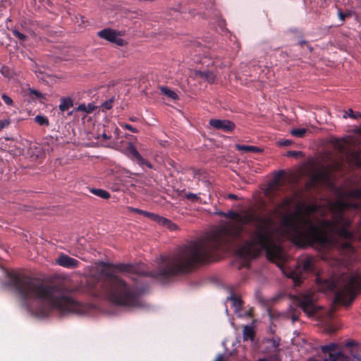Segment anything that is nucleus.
<instances>
[{
	"label": "nucleus",
	"mask_w": 361,
	"mask_h": 361,
	"mask_svg": "<svg viewBox=\"0 0 361 361\" xmlns=\"http://www.w3.org/2000/svg\"><path fill=\"white\" fill-rule=\"evenodd\" d=\"M87 109H86V104H80L77 108H75L73 111L69 112L68 114V116L73 115V112H85L86 113Z\"/></svg>",
	"instance_id": "obj_35"
},
{
	"label": "nucleus",
	"mask_w": 361,
	"mask_h": 361,
	"mask_svg": "<svg viewBox=\"0 0 361 361\" xmlns=\"http://www.w3.org/2000/svg\"><path fill=\"white\" fill-rule=\"evenodd\" d=\"M291 320L293 322H295L296 321L298 320L299 319V314H298L297 312H294L291 314Z\"/></svg>",
	"instance_id": "obj_44"
},
{
	"label": "nucleus",
	"mask_w": 361,
	"mask_h": 361,
	"mask_svg": "<svg viewBox=\"0 0 361 361\" xmlns=\"http://www.w3.org/2000/svg\"><path fill=\"white\" fill-rule=\"evenodd\" d=\"M345 196L349 198L361 200V189L356 188L345 192Z\"/></svg>",
	"instance_id": "obj_25"
},
{
	"label": "nucleus",
	"mask_w": 361,
	"mask_h": 361,
	"mask_svg": "<svg viewBox=\"0 0 361 361\" xmlns=\"http://www.w3.org/2000/svg\"><path fill=\"white\" fill-rule=\"evenodd\" d=\"M347 221L348 224L345 225L343 224H336L335 221L331 220L323 219L318 221V225L326 232H327L326 228H330L332 231L335 232L339 238L345 240V242L338 243V248L343 254L350 256L355 252V249L353 245L355 236V233L348 229L351 225V221L347 219ZM326 234H328V233H326ZM327 236L329 237L328 243L331 241V237L329 235H327ZM326 244V243L324 245Z\"/></svg>",
	"instance_id": "obj_5"
},
{
	"label": "nucleus",
	"mask_w": 361,
	"mask_h": 361,
	"mask_svg": "<svg viewBox=\"0 0 361 361\" xmlns=\"http://www.w3.org/2000/svg\"><path fill=\"white\" fill-rule=\"evenodd\" d=\"M283 175V171H279V176H282Z\"/></svg>",
	"instance_id": "obj_52"
},
{
	"label": "nucleus",
	"mask_w": 361,
	"mask_h": 361,
	"mask_svg": "<svg viewBox=\"0 0 361 361\" xmlns=\"http://www.w3.org/2000/svg\"><path fill=\"white\" fill-rule=\"evenodd\" d=\"M258 361H267L265 359H259Z\"/></svg>",
	"instance_id": "obj_53"
},
{
	"label": "nucleus",
	"mask_w": 361,
	"mask_h": 361,
	"mask_svg": "<svg viewBox=\"0 0 361 361\" xmlns=\"http://www.w3.org/2000/svg\"><path fill=\"white\" fill-rule=\"evenodd\" d=\"M327 174L324 171H319L314 174L312 177V183L314 185L320 180H324L327 179Z\"/></svg>",
	"instance_id": "obj_24"
},
{
	"label": "nucleus",
	"mask_w": 361,
	"mask_h": 361,
	"mask_svg": "<svg viewBox=\"0 0 361 361\" xmlns=\"http://www.w3.org/2000/svg\"><path fill=\"white\" fill-rule=\"evenodd\" d=\"M13 34L16 37H17L18 39H20L21 40H24L26 38L25 35L20 33V32H18L17 30H14Z\"/></svg>",
	"instance_id": "obj_43"
},
{
	"label": "nucleus",
	"mask_w": 361,
	"mask_h": 361,
	"mask_svg": "<svg viewBox=\"0 0 361 361\" xmlns=\"http://www.w3.org/2000/svg\"><path fill=\"white\" fill-rule=\"evenodd\" d=\"M307 132L306 128H295L290 131L292 135L297 137H303Z\"/></svg>",
	"instance_id": "obj_29"
},
{
	"label": "nucleus",
	"mask_w": 361,
	"mask_h": 361,
	"mask_svg": "<svg viewBox=\"0 0 361 361\" xmlns=\"http://www.w3.org/2000/svg\"><path fill=\"white\" fill-rule=\"evenodd\" d=\"M360 205L357 203L351 202L343 200H339L335 202L332 204V209L334 210V220L336 224H348L347 219L343 213L345 210L349 209H358Z\"/></svg>",
	"instance_id": "obj_8"
},
{
	"label": "nucleus",
	"mask_w": 361,
	"mask_h": 361,
	"mask_svg": "<svg viewBox=\"0 0 361 361\" xmlns=\"http://www.w3.org/2000/svg\"><path fill=\"white\" fill-rule=\"evenodd\" d=\"M97 35L106 41L114 43L118 47H123L127 44L126 40L120 38V32L111 28H105L98 32Z\"/></svg>",
	"instance_id": "obj_10"
},
{
	"label": "nucleus",
	"mask_w": 361,
	"mask_h": 361,
	"mask_svg": "<svg viewBox=\"0 0 361 361\" xmlns=\"http://www.w3.org/2000/svg\"><path fill=\"white\" fill-rule=\"evenodd\" d=\"M321 207L317 204H305L303 209H299L297 210V216L299 217H307L310 218L311 214L318 212L320 210Z\"/></svg>",
	"instance_id": "obj_14"
},
{
	"label": "nucleus",
	"mask_w": 361,
	"mask_h": 361,
	"mask_svg": "<svg viewBox=\"0 0 361 361\" xmlns=\"http://www.w3.org/2000/svg\"><path fill=\"white\" fill-rule=\"evenodd\" d=\"M114 102V97H111L109 99L103 102L101 104V108L102 109V111L111 109L113 106Z\"/></svg>",
	"instance_id": "obj_32"
},
{
	"label": "nucleus",
	"mask_w": 361,
	"mask_h": 361,
	"mask_svg": "<svg viewBox=\"0 0 361 361\" xmlns=\"http://www.w3.org/2000/svg\"><path fill=\"white\" fill-rule=\"evenodd\" d=\"M97 106H96L93 103H89L87 105H86V114H91L92 113Z\"/></svg>",
	"instance_id": "obj_38"
},
{
	"label": "nucleus",
	"mask_w": 361,
	"mask_h": 361,
	"mask_svg": "<svg viewBox=\"0 0 361 361\" xmlns=\"http://www.w3.org/2000/svg\"><path fill=\"white\" fill-rule=\"evenodd\" d=\"M185 197L190 200L192 202L194 203H202V199L200 197H199L197 194H194L192 192H188L185 194Z\"/></svg>",
	"instance_id": "obj_30"
},
{
	"label": "nucleus",
	"mask_w": 361,
	"mask_h": 361,
	"mask_svg": "<svg viewBox=\"0 0 361 361\" xmlns=\"http://www.w3.org/2000/svg\"><path fill=\"white\" fill-rule=\"evenodd\" d=\"M91 192L92 194L103 199H109L110 197L109 192L102 189L92 188Z\"/></svg>",
	"instance_id": "obj_26"
},
{
	"label": "nucleus",
	"mask_w": 361,
	"mask_h": 361,
	"mask_svg": "<svg viewBox=\"0 0 361 361\" xmlns=\"http://www.w3.org/2000/svg\"><path fill=\"white\" fill-rule=\"evenodd\" d=\"M236 149L239 151H242L244 152H250V153H260L262 152V149L259 147L252 146V145H235Z\"/></svg>",
	"instance_id": "obj_19"
},
{
	"label": "nucleus",
	"mask_w": 361,
	"mask_h": 361,
	"mask_svg": "<svg viewBox=\"0 0 361 361\" xmlns=\"http://www.w3.org/2000/svg\"><path fill=\"white\" fill-rule=\"evenodd\" d=\"M228 198L230 199V200H235L238 199V196L234 195V194H229L228 195Z\"/></svg>",
	"instance_id": "obj_46"
},
{
	"label": "nucleus",
	"mask_w": 361,
	"mask_h": 361,
	"mask_svg": "<svg viewBox=\"0 0 361 361\" xmlns=\"http://www.w3.org/2000/svg\"><path fill=\"white\" fill-rule=\"evenodd\" d=\"M227 300L231 301L232 305L236 311H239L242 309L243 300L235 295H231Z\"/></svg>",
	"instance_id": "obj_23"
},
{
	"label": "nucleus",
	"mask_w": 361,
	"mask_h": 361,
	"mask_svg": "<svg viewBox=\"0 0 361 361\" xmlns=\"http://www.w3.org/2000/svg\"><path fill=\"white\" fill-rule=\"evenodd\" d=\"M301 154H302V152H299V151H288L287 152V156H288V157H298Z\"/></svg>",
	"instance_id": "obj_41"
},
{
	"label": "nucleus",
	"mask_w": 361,
	"mask_h": 361,
	"mask_svg": "<svg viewBox=\"0 0 361 361\" xmlns=\"http://www.w3.org/2000/svg\"><path fill=\"white\" fill-rule=\"evenodd\" d=\"M30 94L35 95L37 99L44 98V95L40 92L35 89H30Z\"/></svg>",
	"instance_id": "obj_37"
},
{
	"label": "nucleus",
	"mask_w": 361,
	"mask_h": 361,
	"mask_svg": "<svg viewBox=\"0 0 361 361\" xmlns=\"http://www.w3.org/2000/svg\"><path fill=\"white\" fill-rule=\"evenodd\" d=\"M125 154L130 159L135 161L140 166H146L149 169L152 168V165L140 155L135 146L132 142L128 143V146L125 149Z\"/></svg>",
	"instance_id": "obj_11"
},
{
	"label": "nucleus",
	"mask_w": 361,
	"mask_h": 361,
	"mask_svg": "<svg viewBox=\"0 0 361 361\" xmlns=\"http://www.w3.org/2000/svg\"><path fill=\"white\" fill-rule=\"evenodd\" d=\"M215 361H227L223 355H219L215 360Z\"/></svg>",
	"instance_id": "obj_45"
},
{
	"label": "nucleus",
	"mask_w": 361,
	"mask_h": 361,
	"mask_svg": "<svg viewBox=\"0 0 361 361\" xmlns=\"http://www.w3.org/2000/svg\"><path fill=\"white\" fill-rule=\"evenodd\" d=\"M102 137L104 139V140H109L110 139V136H108L106 133H103Z\"/></svg>",
	"instance_id": "obj_51"
},
{
	"label": "nucleus",
	"mask_w": 361,
	"mask_h": 361,
	"mask_svg": "<svg viewBox=\"0 0 361 361\" xmlns=\"http://www.w3.org/2000/svg\"><path fill=\"white\" fill-rule=\"evenodd\" d=\"M120 126L123 128L128 130H130L132 133H137L139 132V130L137 128H134L133 126H131V125H130L128 123H120Z\"/></svg>",
	"instance_id": "obj_34"
},
{
	"label": "nucleus",
	"mask_w": 361,
	"mask_h": 361,
	"mask_svg": "<svg viewBox=\"0 0 361 361\" xmlns=\"http://www.w3.org/2000/svg\"><path fill=\"white\" fill-rule=\"evenodd\" d=\"M129 120L132 122H135L138 121V118L135 116H131L129 118Z\"/></svg>",
	"instance_id": "obj_49"
},
{
	"label": "nucleus",
	"mask_w": 361,
	"mask_h": 361,
	"mask_svg": "<svg viewBox=\"0 0 361 361\" xmlns=\"http://www.w3.org/2000/svg\"><path fill=\"white\" fill-rule=\"evenodd\" d=\"M114 268L121 272L133 273L135 271V267L129 264H118L115 265Z\"/></svg>",
	"instance_id": "obj_20"
},
{
	"label": "nucleus",
	"mask_w": 361,
	"mask_h": 361,
	"mask_svg": "<svg viewBox=\"0 0 361 361\" xmlns=\"http://www.w3.org/2000/svg\"><path fill=\"white\" fill-rule=\"evenodd\" d=\"M1 99L6 104H7L8 106L13 105V99L10 97H8L6 94H3L1 95Z\"/></svg>",
	"instance_id": "obj_36"
},
{
	"label": "nucleus",
	"mask_w": 361,
	"mask_h": 361,
	"mask_svg": "<svg viewBox=\"0 0 361 361\" xmlns=\"http://www.w3.org/2000/svg\"><path fill=\"white\" fill-rule=\"evenodd\" d=\"M291 202H292V200L290 198H285L284 200H283L280 207L284 208V207H288L291 204Z\"/></svg>",
	"instance_id": "obj_39"
},
{
	"label": "nucleus",
	"mask_w": 361,
	"mask_h": 361,
	"mask_svg": "<svg viewBox=\"0 0 361 361\" xmlns=\"http://www.w3.org/2000/svg\"><path fill=\"white\" fill-rule=\"evenodd\" d=\"M195 75L209 83H213L216 78V75L210 71H197Z\"/></svg>",
	"instance_id": "obj_16"
},
{
	"label": "nucleus",
	"mask_w": 361,
	"mask_h": 361,
	"mask_svg": "<svg viewBox=\"0 0 361 361\" xmlns=\"http://www.w3.org/2000/svg\"><path fill=\"white\" fill-rule=\"evenodd\" d=\"M299 223H296L293 216H286L281 221L289 240L298 247L324 245L329 241L326 232L318 222H314L310 218L299 217Z\"/></svg>",
	"instance_id": "obj_3"
},
{
	"label": "nucleus",
	"mask_w": 361,
	"mask_h": 361,
	"mask_svg": "<svg viewBox=\"0 0 361 361\" xmlns=\"http://www.w3.org/2000/svg\"><path fill=\"white\" fill-rule=\"evenodd\" d=\"M7 285L16 291L23 304L31 310V305L36 302L39 307L35 312L40 316H48L54 310L61 313L83 314L84 304L74 300L60 285H48L22 272L8 274Z\"/></svg>",
	"instance_id": "obj_2"
},
{
	"label": "nucleus",
	"mask_w": 361,
	"mask_h": 361,
	"mask_svg": "<svg viewBox=\"0 0 361 361\" xmlns=\"http://www.w3.org/2000/svg\"><path fill=\"white\" fill-rule=\"evenodd\" d=\"M361 293V274L353 273L345 278L335 294V302L343 305H350Z\"/></svg>",
	"instance_id": "obj_6"
},
{
	"label": "nucleus",
	"mask_w": 361,
	"mask_h": 361,
	"mask_svg": "<svg viewBox=\"0 0 361 361\" xmlns=\"http://www.w3.org/2000/svg\"><path fill=\"white\" fill-rule=\"evenodd\" d=\"M57 264L67 269H74L79 267L80 262L77 259L67 255L61 253L56 260Z\"/></svg>",
	"instance_id": "obj_13"
},
{
	"label": "nucleus",
	"mask_w": 361,
	"mask_h": 361,
	"mask_svg": "<svg viewBox=\"0 0 361 361\" xmlns=\"http://www.w3.org/2000/svg\"><path fill=\"white\" fill-rule=\"evenodd\" d=\"M303 43L305 44V42H303V41H302V42H300V44H302Z\"/></svg>",
	"instance_id": "obj_55"
},
{
	"label": "nucleus",
	"mask_w": 361,
	"mask_h": 361,
	"mask_svg": "<svg viewBox=\"0 0 361 361\" xmlns=\"http://www.w3.org/2000/svg\"><path fill=\"white\" fill-rule=\"evenodd\" d=\"M298 306L309 316H313L316 312V307L313 297L310 294H301L295 297Z\"/></svg>",
	"instance_id": "obj_9"
},
{
	"label": "nucleus",
	"mask_w": 361,
	"mask_h": 361,
	"mask_svg": "<svg viewBox=\"0 0 361 361\" xmlns=\"http://www.w3.org/2000/svg\"><path fill=\"white\" fill-rule=\"evenodd\" d=\"M160 91L163 94L172 99L173 100H178L179 99L178 95L174 91L170 90L169 88H168L166 86L160 87Z\"/></svg>",
	"instance_id": "obj_22"
},
{
	"label": "nucleus",
	"mask_w": 361,
	"mask_h": 361,
	"mask_svg": "<svg viewBox=\"0 0 361 361\" xmlns=\"http://www.w3.org/2000/svg\"><path fill=\"white\" fill-rule=\"evenodd\" d=\"M155 221L158 222L159 224L166 226L170 231H176L178 229V226L176 224L172 222L171 220L166 219L164 217L160 216L159 215L154 216Z\"/></svg>",
	"instance_id": "obj_15"
},
{
	"label": "nucleus",
	"mask_w": 361,
	"mask_h": 361,
	"mask_svg": "<svg viewBox=\"0 0 361 361\" xmlns=\"http://www.w3.org/2000/svg\"><path fill=\"white\" fill-rule=\"evenodd\" d=\"M59 100L60 104L59 109L61 112L68 111L70 108L73 106V99L70 97H62Z\"/></svg>",
	"instance_id": "obj_17"
},
{
	"label": "nucleus",
	"mask_w": 361,
	"mask_h": 361,
	"mask_svg": "<svg viewBox=\"0 0 361 361\" xmlns=\"http://www.w3.org/2000/svg\"><path fill=\"white\" fill-rule=\"evenodd\" d=\"M338 348V345L336 343H331L328 345H322L321 347V350L324 353H332L333 351H335Z\"/></svg>",
	"instance_id": "obj_27"
},
{
	"label": "nucleus",
	"mask_w": 361,
	"mask_h": 361,
	"mask_svg": "<svg viewBox=\"0 0 361 361\" xmlns=\"http://www.w3.org/2000/svg\"><path fill=\"white\" fill-rule=\"evenodd\" d=\"M292 144V141L290 140H283L279 142V145L281 146H290Z\"/></svg>",
	"instance_id": "obj_42"
},
{
	"label": "nucleus",
	"mask_w": 361,
	"mask_h": 361,
	"mask_svg": "<svg viewBox=\"0 0 361 361\" xmlns=\"http://www.w3.org/2000/svg\"><path fill=\"white\" fill-rule=\"evenodd\" d=\"M314 267L313 258L310 256L306 257L298 262L295 269L290 273L289 277L294 280L295 286H299L307 274L314 271Z\"/></svg>",
	"instance_id": "obj_7"
},
{
	"label": "nucleus",
	"mask_w": 361,
	"mask_h": 361,
	"mask_svg": "<svg viewBox=\"0 0 361 361\" xmlns=\"http://www.w3.org/2000/svg\"><path fill=\"white\" fill-rule=\"evenodd\" d=\"M35 121L40 126H48L49 120L46 116L37 115L35 117Z\"/></svg>",
	"instance_id": "obj_31"
},
{
	"label": "nucleus",
	"mask_w": 361,
	"mask_h": 361,
	"mask_svg": "<svg viewBox=\"0 0 361 361\" xmlns=\"http://www.w3.org/2000/svg\"><path fill=\"white\" fill-rule=\"evenodd\" d=\"M133 211L137 214H142L145 216L150 217L152 220H154V216L157 214L150 213L146 211L141 210L140 209H133Z\"/></svg>",
	"instance_id": "obj_33"
},
{
	"label": "nucleus",
	"mask_w": 361,
	"mask_h": 361,
	"mask_svg": "<svg viewBox=\"0 0 361 361\" xmlns=\"http://www.w3.org/2000/svg\"><path fill=\"white\" fill-rule=\"evenodd\" d=\"M324 361H350V357L341 352L330 353Z\"/></svg>",
	"instance_id": "obj_18"
},
{
	"label": "nucleus",
	"mask_w": 361,
	"mask_h": 361,
	"mask_svg": "<svg viewBox=\"0 0 361 361\" xmlns=\"http://www.w3.org/2000/svg\"><path fill=\"white\" fill-rule=\"evenodd\" d=\"M101 288L107 299L112 303L130 308L146 306L141 291L135 286L110 272H104Z\"/></svg>",
	"instance_id": "obj_4"
},
{
	"label": "nucleus",
	"mask_w": 361,
	"mask_h": 361,
	"mask_svg": "<svg viewBox=\"0 0 361 361\" xmlns=\"http://www.w3.org/2000/svg\"><path fill=\"white\" fill-rule=\"evenodd\" d=\"M10 124V121L8 120H1L0 121V130L4 128H7Z\"/></svg>",
	"instance_id": "obj_40"
},
{
	"label": "nucleus",
	"mask_w": 361,
	"mask_h": 361,
	"mask_svg": "<svg viewBox=\"0 0 361 361\" xmlns=\"http://www.w3.org/2000/svg\"><path fill=\"white\" fill-rule=\"evenodd\" d=\"M279 178L276 179L275 183H276L277 182H279Z\"/></svg>",
	"instance_id": "obj_54"
},
{
	"label": "nucleus",
	"mask_w": 361,
	"mask_h": 361,
	"mask_svg": "<svg viewBox=\"0 0 361 361\" xmlns=\"http://www.w3.org/2000/svg\"><path fill=\"white\" fill-rule=\"evenodd\" d=\"M209 125L214 129L221 130L225 133H230L233 130L235 126L233 122L228 120L210 119Z\"/></svg>",
	"instance_id": "obj_12"
},
{
	"label": "nucleus",
	"mask_w": 361,
	"mask_h": 361,
	"mask_svg": "<svg viewBox=\"0 0 361 361\" xmlns=\"http://www.w3.org/2000/svg\"><path fill=\"white\" fill-rule=\"evenodd\" d=\"M215 214L221 217H224V216H225V212H222V211L216 212Z\"/></svg>",
	"instance_id": "obj_47"
},
{
	"label": "nucleus",
	"mask_w": 361,
	"mask_h": 361,
	"mask_svg": "<svg viewBox=\"0 0 361 361\" xmlns=\"http://www.w3.org/2000/svg\"><path fill=\"white\" fill-rule=\"evenodd\" d=\"M356 165L358 167H361V160L356 157Z\"/></svg>",
	"instance_id": "obj_50"
},
{
	"label": "nucleus",
	"mask_w": 361,
	"mask_h": 361,
	"mask_svg": "<svg viewBox=\"0 0 361 361\" xmlns=\"http://www.w3.org/2000/svg\"><path fill=\"white\" fill-rule=\"evenodd\" d=\"M338 18H339L340 20L344 21L348 18L352 16L353 15H355V13L350 10H346L345 11L338 10Z\"/></svg>",
	"instance_id": "obj_28"
},
{
	"label": "nucleus",
	"mask_w": 361,
	"mask_h": 361,
	"mask_svg": "<svg viewBox=\"0 0 361 361\" xmlns=\"http://www.w3.org/2000/svg\"><path fill=\"white\" fill-rule=\"evenodd\" d=\"M255 333L252 326L246 325L243 327V338H244V340L252 341L255 338Z\"/></svg>",
	"instance_id": "obj_21"
},
{
	"label": "nucleus",
	"mask_w": 361,
	"mask_h": 361,
	"mask_svg": "<svg viewBox=\"0 0 361 361\" xmlns=\"http://www.w3.org/2000/svg\"><path fill=\"white\" fill-rule=\"evenodd\" d=\"M224 217L234 220L235 223L229 224L197 240L191 241L171 255L161 257L157 270L144 271L142 275L166 283L178 275L188 273L197 264L212 262L216 252L225 247L230 238L240 237L245 226L250 224H252L255 230L250 240H246L239 248V257L249 261L257 258L264 250L269 259L279 258L280 252L274 240L271 217H262L255 213L240 214L232 209L225 212Z\"/></svg>",
	"instance_id": "obj_1"
},
{
	"label": "nucleus",
	"mask_w": 361,
	"mask_h": 361,
	"mask_svg": "<svg viewBox=\"0 0 361 361\" xmlns=\"http://www.w3.org/2000/svg\"><path fill=\"white\" fill-rule=\"evenodd\" d=\"M355 345V342L353 341H350L346 343V345L348 347H352Z\"/></svg>",
	"instance_id": "obj_48"
}]
</instances>
